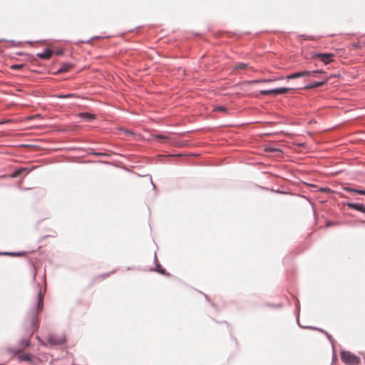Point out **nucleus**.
Wrapping results in <instances>:
<instances>
[{
	"instance_id": "obj_12",
	"label": "nucleus",
	"mask_w": 365,
	"mask_h": 365,
	"mask_svg": "<svg viewBox=\"0 0 365 365\" xmlns=\"http://www.w3.org/2000/svg\"><path fill=\"white\" fill-rule=\"evenodd\" d=\"M343 189L347 192H355L359 195H365V190L352 189L348 187H344Z\"/></svg>"
},
{
	"instance_id": "obj_1",
	"label": "nucleus",
	"mask_w": 365,
	"mask_h": 365,
	"mask_svg": "<svg viewBox=\"0 0 365 365\" xmlns=\"http://www.w3.org/2000/svg\"><path fill=\"white\" fill-rule=\"evenodd\" d=\"M43 307V292L41 288L38 289L37 297L34 307L25 319V327L27 331L32 334L38 327V314Z\"/></svg>"
},
{
	"instance_id": "obj_24",
	"label": "nucleus",
	"mask_w": 365,
	"mask_h": 365,
	"mask_svg": "<svg viewBox=\"0 0 365 365\" xmlns=\"http://www.w3.org/2000/svg\"><path fill=\"white\" fill-rule=\"evenodd\" d=\"M329 338H330V335H329L327 333H326Z\"/></svg>"
},
{
	"instance_id": "obj_2",
	"label": "nucleus",
	"mask_w": 365,
	"mask_h": 365,
	"mask_svg": "<svg viewBox=\"0 0 365 365\" xmlns=\"http://www.w3.org/2000/svg\"><path fill=\"white\" fill-rule=\"evenodd\" d=\"M312 58L313 59H319L322 63L324 65H328L331 62L334 61V58L335 57V54L331 53H319V52H312L311 53Z\"/></svg>"
},
{
	"instance_id": "obj_9",
	"label": "nucleus",
	"mask_w": 365,
	"mask_h": 365,
	"mask_svg": "<svg viewBox=\"0 0 365 365\" xmlns=\"http://www.w3.org/2000/svg\"><path fill=\"white\" fill-rule=\"evenodd\" d=\"M17 357L20 361H29L31 360L33 356L29 354H19Z\"/></svg>"
},
{
	"instance_id": "obj_4",
	"label": "nucleus",
	"mask_w": 365,
	"mask_h": 365,
	"mask_svg": "<svg viewBox=\"0 0 365 365\" xmlns=\"http://www.w3.org/2000/svg\"><path fill=\"white\" fill-rule=\"evenodd\" d=\"M324 73V72L322 70H316V71H304L297 72V73H294L288 75L286 76V78L287 79H294V78L311 76V75H313L315 73Z\"/></svg>"
},
{
	"instance_id": "obj_8",
	"label": "nucleus",
	"mask_w": 365,
	"mask_h": 365,
	"mask_svg": "<svg viewBox=\"0 0 365 365\" xmlns=\"http://www.w3.org/2000/svg\"><path fill=\"white\" fill-rule=\"evenodd\" d=\"M329 79V78H326L322 81L315 82L311 85L307 86L305 87V88L310 89V88H317V87L322 86L324 85L325 83H327L328 82Z\"/></svg>"
},
{
	"instance_id": "obj_20",
	"label": "nucleus",
	"mask_w": 365,
	"mask_h": 365,
	"mask_svg": "<svg viewBox=\"0 0 365 365\" xmlns=\"http://www.w3.org/2000/svg\"><path fill=\"white\" fill-rule=\"evenodd\" d=\"M74 94H68V95H59L58 97L60 98H72L74 97Z\"/></svg>"
},
{
	"instance_id": "obj_16",
	"label": "nucleus",
	"mask_w": 365,
	"mask_h": 365,
	"mask_svg": "<svg viewBox=\"0 0 365 365\" xmlns=\"http://www.w3.org/2000/svg\"><path fill=\"white\" fill-rule=\"evenodd\" d=\"M157 272L163 274H166L165 269L162 268L161 266L159 264L157 265Z\"/></svg>"
},
{
	"instance_id": "obj_13",
	"label": "nucleus",
	"mask_w": 365,
	"mask_h": 365,
	"mask_svg": "<svg viewBox=\"0 0 365 365\" xmlns=\"http://www.w3.org/2000/svg\"><path fill=\"white\" fill-rule=\"evenodd\" d=\"M248 63H236L235 66H234V70L235 71H237V70H242V69H245L247 68H248Z\"/></svg>"
},
{
	"instance_id": "obj_19",
	"label": "nucleus",
	"mask_w": 365,
	"mask_h": 365,
	"mask_svg": "<svg viewBox=\"0 0 365 365\" xmlns=\"http://www.w3.org/2000/svg\"><path fill=\"white\" fill-rule=\"evenodd\" d=\"M29 345V339H24L22 341H21V346L22 347H27Z\"/></svg>"
},
{
	"instance_id": "obj_18",
	"label": "nucleus",
	"mask_w": 365,
	"mask_h": 365,
	"mask_svg": "<svg viewBox=\"0 0 365 365\" xmlns=\"http://www.w3.org/2000/svg\"><path fill=\"white\" fill-rule=\"evenodd\" d=\"M271 81H272V79H262V80L254 81H252V83H267V82H271Z\"/></svg>"
},
{
	"instance_id": "obj_11",
	"label": "nucleus",
	"mask_w": 365,
	"mask_h": 365,
	"mask_svg": "<svg viewBox=\"0 0 365 365\" xmlns=\"http://www.w3.org/2000/svg\"><path fill=\"white\" fill-rule=\"evenodd\" d=\"M79 115L86 121H91L96 118L93 114L89 113H81Z\"/></svg>"
},
{
	"instance_id": "obj_14",
	"label": "nucleus",
	"mask_w": 365,
	"mask_h": 365,
	"mask_svg": "<svg viewBox=\"0 0 365 365\" xmlns=\"http://www.w3.org/2000/svg\"><path fill=\"white\" fill-rule=\"evenodd\" d=\"M27 170V168H21V169H19L17 170H16L15 172H14L11 175V177L14 178H17L19 177L20 175H21L24 172L26 171Z\"/></svg>"
},
{
	"instance_id": "obj_10",
	"label": "nucleus",
	"mask_w": 365,
	"mask_h": 365,
	"mask_svg": "<svg viewBox=\"0 0 365 365\" xmlns=\"http://www.w3.org/2000/svg\"><path fill=\"white\" fill-rule=\"evenodd\" d=\"M72 65L70 63H63L61 68L58 70L57 73H62L68 71L71 68Z\"/></svg>"
},
{
	"instance_id": "obj_7",
	"label": "nucleus",
	"mask_w": 365,
	"mask_h": 365,
	"mask_svg": "<svg viewBox=\"0 0 365 365\" xmlns=\"http://www.w3.org/2000/svg\"><path fill=\"white\" fill-rule=\"evenodd\" d=\"M53 54V51L51 49H46L44 52L38 53L37 56L41 59H49Z\"/></svg>"
},
{
	"instance_id": "obj_3",
	"label": "nucleus",
	"mask_w": 365,
	"mask_h": 365,
	"mask_svg": "<svg viewBox=\"0 0 365 365\" xmlns=\"http://www.w3.org/2000/svg\"><path fill=\"white\" fill-rule=\"evenodd\" d=\"M341 358L346 365H359L360 363V359L349 351H342Z\"/></svg>"
},
{
	"instance_id": "obj_15",
	"label": "nucleus",
	"mask_w": 365,
	"mask_h": 365,
	"mask_svg": "<svg viewBox=\"0 0 365 365\" xmlns=\"http://www.w3.org/2000/svg\"><path fill=\"white\" fill-rule=\"evenodd\" d=\"M227 108L225 106H218L213 109V111H222L225 112L226 111Z\"/></svg>"
},
{
	"instance_id": "obj_23",
	"label": "nucleus",
	"mask_w": 365,
	"mask_h": 365,
	"mask_svg": "<svg viewBox=\"0 0 365 365\" xmlns=\"http://www.w3.org/2000/svg\"><path fill=\"white\" fill-rule=\"evenodd\" d=\"M11 120H6V121H1L0 122V124H4V123H9V122H11Z\"/></svg>"
},
{
	"instance_id": "obj_5",
	"label": "nucleus",
	"mask_w": 365,
	"mask_h": 365,
	"mask_svg": "<svg viewBox=\"0 0 365 365\" xmlns=\"http://www.w3.org/2000/svg\"><path fill=\"white\" fill-rule=\"evenodd\" d=\"M291 90H292V89L290 88H275V89H272V90H262L260 91V93L262 95H274V96H277V95L284 94V93H288Z\"/></svg>"
},
{
	"instance_id": "obj_6",
	"label": "nucleus",
	"mask_w": 365,
	"mask_h": 365,
	"mask_svg": "<svg viewBox=\"0 0 365 365\" xmlns=\"http://www.w3.org/2000/svg\"><path fill=\"white\" fill-rule=\"evenodd\" d=\"M346 205L350 209L365 213V205L363 204L348 202Z\"/></svg>"
},
{
	"instance_id": "obj_17",
	"label": "nucleus",
	"mask_w": 365,
	"mask_h": 365,
	"mask_svg": "<svg viewBox=\"0 0 365 365\" xmlns=\"http://www.w3.org/2000/svg\"><path fill=\"white\" fill-rule=\"evenodd\" d=\"M23 67H24L23 64H15V65H13V66H11V68L12 69H15V70H19V69H21Z\"/></svg>"
},
{
	"instance_id": "obj_22",
	"label": "nucleus",
	"mask_w": 365,
	"mask_h": 365,
	"mask_svg": "<svg viewBox=\"0 0 365 365\" xmlns=\"http://www.w3.org/2000/svg\"><path fill=\"white\" fill-rule=\"evenodd\" d=\"M4 255H17V256L22 255V254H10V253H4Z\"/></svg>"
},
{
	"instance_id": "obj_21",
	"label": "nucleus",
	"mask_w": 365,
	"mask_h": 365,
	"mask_svg": "<svg viewBox=\"0 0 365 365\" xmlns=\"http://www.w3.org/2000/svg\"><path fill=\"white\" fill-rule=\"evenodd\" d=\"M155 138H158V139H164V140H168L169 139V137L167 136V135H155Z\"/></svg>"
}]
</instances>
